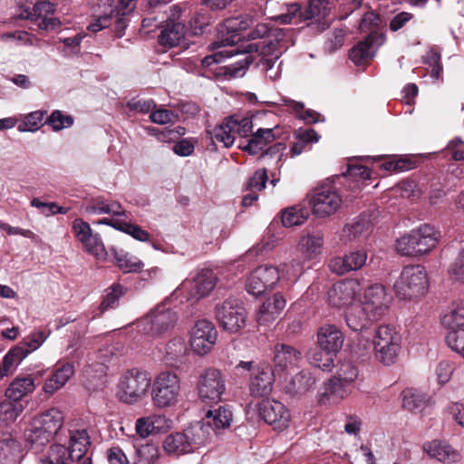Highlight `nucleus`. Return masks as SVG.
Segmentation results:
<instances>
[{
    "label": "nucleus",
    "mask_w": 464,
    "mask_h": 464,
    "mask_svg": "<svg viewBox=\"0 0 464 464\" xmlns=\"http://www.w3.org/2000/svg\"><path fill=\"white\" fill-rule=\"evenodd\" d=\"M252 39L262 38L258 43H247L239 49L242 58L224 67L225 74L229 77H242L256 53L261 56L263 68L268 72L273 69L280 56L295 44L294 32L290 29H270L266 24H258L249 34Z\"/></svg>",
    "instance_id": "f257e3e1"
},
{
    "label": "nucleus",
    "mask_w": 464,
    "mask_h": 464,
    "mask_svg": "<svg viewBox=\"0 0 464 464\" xmlns=\"http://www.w3.org/2000/svg\"><path fill=\"white\" fill-rule=\"evenodd\" d=\"M391 301L392 296L383 285H370L364 292L363 300L348 307L345 314L348 327L354 332L367 328L384 314Z\"/></svg>",
    "instance_id": "f03ea898"
},
{
    "label": "nucleus",
    "mask_w": 464,
    "mask_h": 464,
    "mask_svg": "<svg viewBox=\"0 0 464 464\" xmlns=\"http://www.w3.org/2000/svg\"><path fill=\"white\" fill-rule=\"evenodd\" d=\"M63 423V411L57 408H50L33 418L24 430V440L31 450L40 452L51 442Z\"/></svg>",
    "instance_id": "7ed1b4c3"
},
{
    "label": "nucleus",
    "mask_w": 464,
    "mask_h": 464,
    "mask_svg": "<svg viewBox=\"0 0 464 464\" xmlns=\"http://www.w3.org/2000/svg\"><path fill=\"white\" fill-rule=\"evenodd\" d=\"M91 445V440L88 430L84 428L69 430L68 448L62 444H53L50 447L48 455L41 457V464H72V462H82L87 457H84L88 448Z\"/></svg>",
    "instance_id": "20e7f679"
},
{
    "label": "nucleus",
    "mask_w": 464,
    "mask_h": 464,
    "mask_svg": "<svg viewBox=\"0 0 464 464\" xmlns=\"http://www.w3.org/2000/svg\"><path fill=\"white\" fill-rule=\"evenodd\" d=\"M440 233L429 225H421L402 235L395 241V250L402 256L420 257L436 248Z\"/></svg>",
    "instance_id": "39448f33"
},
{
    "label": "nucleus",
    "mask_w": 464,
    "mask_h": 464,
    "mask_svg": "<svg viewBox=\"0 0 464 464\" xmlns=\"http://www.w3.org/2000/svg\"><path fill=\"white\" fill-rule=\"evenodd\" d=\"M169 298L153 307L135 324L138 332L153 337L171 331L179 321V314L169 305Z\"/></svg>",
    "instance_id": "423d86ee"
},
{
    "label": "nucleus",
    "mask_w": 464,
    "mask_h": 464,
    "mask_svg": "<svg viewBox=\"0 0 464 464\" xmlns=\"http://www.w3.org/2000/svg\"><path fill=\"white\" fill-rule=\"evenodd\" d=\"M150 372L140 368H132L123 372L117 383V399L128 405L143 401L150 389Z\"/></svg>",
    "instance_id": "0eeeda50"
},
{
    "label": "nucleus",
    "mask_w": 464,
    "mask_h": 464,
    "mask_svg": "<svg viewBox=\"0 0 464 464\" xmlns=\"http://www.w3.org/2000/svg\"><path fill=\"white\" fill-rule=\"evenodd\" d=\"M429 285L427 269L416 264L403 266L393 288L400 298L411 300L424 296L428 293Z\"/></svg>",
    "instance_id": "6e6552de"
},
{
    "label": "nucleus",
    "mask_w": 464,
    "mask_h": 464,
    "mask_svg": "<svg viewBox=\"0 0 464 464\" xmlns=\"http://www.w3.org/2000/svg\"><path fill=\"white\" fill-rule=\"evenodd\" d=\"M180 379L171 371H162L151 380V400L156 408L165 409L176 405L180 395Z\"/></svg>",
    "instance_id": "1a4fd4ad"
},
{
    "label": "nucleus",
    "mask_w": 464,
    "mask_h": 464,
    "mask_svg": "<svg viewBox=\"0 0 464 464\" xmlns=\"http://www.w3.org/2000/svg\"><path fill=\"white\" fill-rule=\"evenodd\" d=\"M372 346L379 362L393 364L401 349V335L394 326L382 324L374 332Z\"/></svg>",
    "instance_id": "9d476101"
},
{
    "label": "nucleus",
    "mask_w": 464,
    "mask_h": 464,
    "mask_svg": "<svg viewBox=\"0 0 464 464\" xmlns=\"http://www.w3.org/2000/svg\"><path fill=\"white\" fill-rule=\"evenodd\" d=\"M215 312L220 327L230 334L238 333L246 326L247 313L237 299H226L216 305Z\"/></svg>",
    "instance_id": "9b49d317"
},
{
    "label": "nucleus",
    "mask_w": 464,
    "mask_h": 464,
    "mask_svg": "<svg viewBox=\"0 0 464 464\" xmlns=\"http://www.w3.org/2000/svg\"><path fill=\"white\" fill-rule=\"evenodd\" d=\"M275 130L276 129L273 128H259L252 134L251 138L246 140V144L240 143L239 147L248 151L251 155H256L258 153H262V155L278 154L277 160H281L284 155L283 152L286 148L285 143L277 142L266 149V147L276 139Z\"/></svg>",
    "instance_id": "f8f14e48"
},
{
    "label": "nucleus",
    "mask_w": 464,
    "mask_h": 464,
    "mask_svg": "<svg viewBox=\"0 0 464 464\" xmlns=\"http://www.w3.org/2000/svg\"><path fill=\"white\" fill-rule=\"evenodd\" d=\"M303 360L302 352L295 346L286 343H277L274 348V371L278 379L286 382L291 372Z\"/></svg>",
    "instance_id": "ddd939ff"
},
{
    "label": "nucleus",
    "mask_w": 464,
    "mask_h": 464,
    "mask_svg": "<svg viewBox=\"0 0 464 464\" xmlns=\"http://www.w3.org/2000/svg\"><path fill=\"white\" fill-rule=\"evenodd\" d=\"M309 204L316 217L325 218L338 211L342 205V198L334 189L323 186L314 190Z\"/></svg>",
    "instance_id": "4468645a"
},
{
    "label": "nucleus",
    "mask_w": 464,
    "mask_h": 464,
    "mask_svg": "<svg viewBox=\"0 0 464 464\" xmlns=\"http://www.w3.org/2000/svg\"><path fill=\"white\" fill-rule=\"evenodd\" d=\"M225 391L226 381L220 371L209 368L199 376L198 392L204 401H219Z\"/></svg>",
    "instance_id": "2eb2a0df"
},
{
    "label": "nucleus",
    "mask_w": 464,
    "mask_h": 464,
    "mask_svg": "<svg viewBox=\"0 0 464 464\" xmlns=\"http://www.w3.org/2000/svg\"><path fill=\"white\" fill-rule=\"evenodd\" d=\"M218 332L212 322L198 320L190 330V345L193 351L199 354L208 353L216 344Z\"/></svg>",
    "instance_id": "dca6fc26"
},
{
    "label": "nucleus",
    "mask_w": 464,
    "mask_h": 464,
    "mask_svg": "<svg viewBox=\"0 0 464 464\" xmlns=\"http://www.w3.org/2000/svg\"><path fill=\"white\" fill-rule=\"evenodd\" d=\"M280 280V273L277 267L264 265L256 267L250 274L246 288L253 295H260L266 290L273 288Z\"/></svg>",
    "instance_id": "f3484780"
},
{
    "label": "nucleus",
    "mask_w": 464,
    "mask_h": 464,
    "mask_svg": "<svg viewBox=\"0 0 464 464\" xmlns=\"http://www.w3.org/2000/svg\"><path fill=\"white\" fill-rule=\"evenodd\" d=\"M216 274L208 268L197 272L191 280L182 283L181 288L188 292V299L198 301L208 296L217 285Z\"/></svg>",
    "instance_id": "a211bd4d"
},
{
    "label": "nucleus",
    "mask_w": 464,
    "mask_h": 464,
    "mask_svg": "<svg viewBox=\"0 0 464 464\" xmlns=\"http://www.w3.org/2000/svg\"><path fill=\"white\" fill-rule=\"evenodd\" d=\"M260 417L274 430H284L290 423L289 410L282 402L276 400H263L258 405Z\"/></svg>",
    "instance_id": "6ab92c4d"
},
{
    "label": "nucleus",
    "mask_w": 464,
    "mask_h": 464,
    "mask_svg": "<svg viewBox=\"0 0 464 464\" xmlns=\"http://www.w3.org/2000/svg\"><path fill=\"white\" fill-rule=\"evenodd\" d=\"M53 5L47 1L36 3L33 11L22 10L19 14L21 19H28L40 30H53L60 24V21L53 17Z\"/></svg>",
    "instance_id": "aec40b11"
},
{
    "label": "nucleus",
    "mask_w": 464,
    "mask_h": 464,
    "mask_svg": "<svg viewBox=\"0 0 464 464\" xmlns=\"http://www.w3.org/2000/svg\"><path fill=\"white\" fill-rule=\"evenodd\" d=\"M253 23V18L248 14L226 19L218 30L221 35L220 42L216 44L218 47L222 45L234 48V44L241 38L238 33L246 30Z\"/></svg>",
    "instance_id": "412c9836"
},
{
    "label": "nucleus",
    "mask_w": 464,
    "mask_h": 464,
    "mask_svg": "<svg viewBox=\"0 0 464 464\" xmlns=\"http://www.w3.org/2000/svg\"><path fill=\"white\" fill-rule=\"evenodd\" d=\"M385 42V36L382 33L371 32L368 36L359 42L350 51V59L355 65L361 66L372 59L378 48Z\"/></svg>",
    "instance_id": "4be33fe9"
},
{
    "label": "nucleus",
    "mask_w": 464,
    "mask_h": 464,
    "mask_svg": "<svg viewBox=\"0 0 464 464\" xmlns=\"http://www.w3.org/2000/svg\"><path fill=\"white\" fill-rule=\"evenodd\" d=\"M361 291V285L357 280L346 279L334 284L327 294L329 304L336 307L352 304Z\"/></svg>",
    "instance_id": "5701e85b"
},
{
    "label": "nucleus",
    "mask_w": 464,
    "mask_h": 464,
    "mask_svg": "<svg viewBox=\"0 0 464 464\" xmlns=\"http://www.w3.org/2000/svg\"><path fill=\"white\" fill-rule=\"evenodd\" d=\"M423 451L443 464H454L462 459L461 452L445 440H433L423 444Z\"/></svg>",
    "instance_id": "b1692460"
},
{
    "label": "nucleus",
    "mask_w": 464,
    "mask_h": 464,
    "mask_svg": "<svg viewBox=\"0 0 464 464\" xmlns=\"http://www.w3.org/2000/svg\"><path fill=\"white\" fill-rule=\"evenodd\" d=\"M372 232V222L370 216L363 214L343 227L340 240L343 244L361 242L366 239Z\"/></svg>",
    "instance_id": "393cba45"
},
{
    "label": "nucleus",
    "mask_w": 464,
    "mask_h": 464,
    "mask_svg": "<svg viewBox=\"0 0 464 464\" xmlns=\"http://www.w3.org/2000/svg\"><path fill=\"white\" fill-rule=\"evenodd\" d=\"M367 256V253L363 249L353 250L344 256L333 258L329 263V268L338 275L359 270L365 265Z\"/></svg>",
    "instance_id": "a878e982"
},
{
    "label": "nucleus",
    "mask_w": 464,
    "mask_h": 464,
    "mask_svg": "<svg viewBox=\"0 0 464 464\" xmlns=\"http://www.w3.org/2000/svg\"><path fill=\"white\" fill-rule=\"evenodd\" d=\"M344 343L343 333L334 324H324L317 331V343L320 349L328 353H337Z\"/></svg>",
    "instance_id": "bb28decb"
},
{
    "label": "nucleus",
    "mask_w": 464,
    "mask_h": 464,
    "mask_svg": "<svg viewBox=\"0 0 464 464\" xmlns=\"http://www.w3.org/2000/svg\"><path fill=\"white\" fill-rule=\"evenodd\" d=\"M277 374L269 366H258L254 371L250 382V392L256 397L268 395Z\"/></svg>",
    "instance_id": "cd10ccee"
},
{
    "label": "nucleus",
    "mask_w": 464,
    "mask_h": 464,
    "mask_svg": "<svg viewBox=\"0 0 464 464\" xmlns=\"http://www.w3.org/2000/svg\"><path fill=\"white\" fill-rule=\"evenodd\" d=\"M285 300L281 294H275L267 298L259 307L256 320L259 324H266L276 320L285 306Z\"/></svg>",
    "instance_id": "c85d7f7f"
},
{
    "label": "nucleus",
    "mask_w": 464,
    "mask_h": 464,
    "mask_svg": "<svg viewBox=\"0 0 464 464\" xmlns=\"http://www.w3.org/2000/svg\"><path fill=\"white\" fill-rule=\"evenodd\" d=\"M74 374V366L71 362L63 363L45 381L43 391L47 394H53L63 388Z\"/></svg>",
    "instance_id": "c756f323"
},
{
    "label": "nucleus",
    "mask_w": 464,
    "mask_h": 464,
    "mask_svg": "<svg viewBox=\"0 0 464 464\" xmlns=\"http://www.w3.org/2000/svg\"><path fill=\"white\" fill-rule=\"evenodd\" d=\"M88 215L109 214L113 217H127L126 210L118 201L107 200L103 198H97L85 207Z\"/></svg>",
    "instance_id": "7c9ffc66"
},
{
    "label": "nucleus",
    "mask_w": 464,
    "mask_h": 464,
    "mask_svg": "<svg viewBox=\"0 0 464 464\" xmlns=\"http://www.w3.org/2000/svg\"><path fill=\"white\" fill-rule=\"evenodd\" d=\"M34 382L35 379L32 375L17 376L6 389V397L12 400L13 402H18L22 398L35 390Z\"/></svg>",
    "instance_id": "2f4dec72"
},
{
    "label": "nucleus",
    "mask_w": 464,
    "mask_h": 464,
    "mask_svg": "<svg viewBox=\"0 0 464 464\" xmlns=\"http://www.w3.org/2000/svg\"><path fill=\"white\" fill-rule=\"evenodd\" d=\"M232 411L227 406H218L208 410L203 419L204 423L212 429V434L219 430L227 429L232 421Z\"/></svg>",
    "instance_id": "473e14b6"
},
{
    "label": "nucleus",
    "mask_w": 464,
    "mask_h": 464,
    "mask_svg": "<svg viewBox=\"0 0 464 464\" xmlns=\"http://www.w3.org/2000/svg\"><path fill=\"white\" fill-rule=\"evenodd\" d=\"M183 432L191 451L205 445L212 436V429L207 426L203 420L191 424Z\"/></svg>",
    "instance_id": "72a5a7b5"
},
{
    "label": "nucleus",
    "mask_w": 464,
    "mask_h": 464,
    "mask_svg": "<svg viewBox=\"0 0 464 464\" xmlns=\"http://www.w3.org/2000/svg\"><path fill=\"white\" fill-rule=\"evenodd\" d=\"M186 28L184 24L170 20L159 36V43L165 47H174L184 38Z\"/></svg>",
    "instance_id": "f704fd0d"
},
{
    "label": "nucleus",
    "mask_w": 464,
    "mask_h": 464,
    "mask_svg": "<svg viewBox=\"0 0 464 464\" xmlns=\"http://www.w3.org/2000/svg\"><path fill=\"white\" fill-rule=\"evenodd\" d=\"M187 353L185 340L181 337H175L166 344L163 360L167 364L176 367L184 362Z\"/></svg>",
    "instance_id": "c9c22d12"
},
{
    "label": "nucleus",
    "mask_w": 464,
    "mask_h": 464,
    "mask_svg": "<svg viewBox=\"0 0 464 464\" xmlns=\"http://www.w3.org/2000/svg\"><path fill=\"white\" fill-rule=\"evenodd\" d=\"M432 402L430 395L412 388L405 389L401 392L402 407L411 411H419Z\"/></svg>",
    "instance_id": "e433bc0d"
},
{
    "label": "nucleus",
    "mask_w": 464,
    "mask_h": 464,
    "mask_svg": "<svg viewBox=\"0 0 464 464\" xmlns=\"http://www.w3.org/2000/svg\"><path fill=\"white\" fill-rule=\"evenodd\" d=\"M125 15H122L121 13L117 14L114 9L110 6V13L100 15L95 22L90 24L88 25V29L93 33H97L103 28H106L111 25V21L115 18V31L119 37L122 36L124 29L127 26L126 20L124 18Z\"/></svg>",
    "instance_id": "4c0bfd02"
},
{
    "label": "nucleus",
    "mask_w": 464,
    "mask_h": 464,
    "mask_svg": "<svg viewBox=\"0 0 464 464\" xmlns=\"http://www.w3.org/2000/svg\"><path fill=\"white\" fill-rule=\"evenodd\" d=\"M324 235L321 232L303 236L297 245L298 250L307 259H313L322 253Z\"/></svg>",
    "instance_id": "58836bf2"
},
{
    "label": "nucleus",
    "mask_w": 464,
    "mask_h": 464,
    "mask_svg": "<svg viewBox=\"0 0 464 464\" xmlns=\"http://www.w3.org/2000/svg\"><path fill=\"white\" fill-rule=\"evenodd\" d=\"M167 424V419L162 415L141 417L136 420L135 430L137 434L145 439L154 432H159Z\"/></svg>",
    "instance_id": "ea45409f"
},
{
    "label": "nucleus",
    "mask_w": 464,
    "mask_h": 464,
    "mask_svg": "<svg viewBox=\"0 0 464 464\" xmlns=\"http://www.w3.org/2000/svg\"><path fill=\"white\" fill-rule=\"evenodd\" d=\"M20 443L7 437L0 440V464H18L22 459Z\"/></svg>",
    "instance_id": "a19ab883"
},
{
    "label": "nucleus",
    "mask_w": 464,
    "mask_h": 464,
    "mask_svg": "<svg viewBox=\"0 0 464 464\" xmlns=\"http://www.w3.org/2000/svg\"><path fill=\"white\" fill-rule=\"evenodd\" d=\"M285 390L288 393H304L314 387L315 379L308 371H301L288 380L286 378Z\"/></svg>",
    "instance_id": "79ce46f5"
},
{
    "label": "nucleus",
    "mask_w": 464,
    "mask_h": 464,
    "mask_svg": "<svg viewBox=\"0 0 464 464\" xmlns=\"http://www.w3.org/2000/svg\"><path fill=\"white\" fill-rule=\"evenodd\" d=\"M297 140L290 149L291 157H296L303 151L310 150L311 144L319 140V135L313 129H298L295 132Z\"/></svg>",
    "instance_id": "37998d69"
},
{
    "label": "nucleus",
    "mask_w": 464,
    "mask_h": 464,
    "mask_svg": "<svg viewBox=\"0 0 464 464\" xmlns=\"http://www.w3.org/2000/svg\"><path fill=\"white\" fill-rule=\"evenodd\" d=\"M28 355V352L23 347H14L8 351L0 363V380L13 373L16 367Z\"/></svg>",
    "instance_id": "c03bdc74"
},
{
    "label": "nucleus",
    "mask_w": 464,
    "mask_h": 464,
    "mask_svg": "<svg viewBox=\"0 0 464 464\" xmlns=\"http://www.w3.org/2000/svg\"><path fill=\"white\" fill-rule=\"evenodd\" d=\"M351 383L341 382L336 377H333L324 384V392L321 395L320 401L325 402L331 397L334 400H342L350 393L349 386Z\"/></svg>",
    "instance_id": "a18cd8bd"
},
{
    "label": "nucleus",
    "mask_w": 464,
    "mask_h": 464,
    "mask_svg": "<svg viewBox=\"0 0 464 464\" xmlns=\"http://www.w3.org/2000/svg\"><path fill=\"white\" fill-rule=\"evenodd\" d=\"M166 452L175 455H182L192 452L184 432L169 434L163 442Z\"/></svg>",
    "instance_id": "49530a36"
},
{
    "label": "nucleus",
    "mask_w": 464,
    "mask_h": 464,
    "mask_svg": "<svg viewBox=\"0 0 464 464\" xmlns=\"http://www.w3.org/2000/svg\"><path fill=\"white\" fill-rule=\"evenodd\" d=\"M441 324L449 330L459 331L464 329V305L457 304L441 316Z\"/></svg>",
    "instance_id": "de8ad7c7"
},
{
    "label": "nucleus",
    "mask_w": 464,
    "mask_h": 464,
    "mask_svg": "<svg viewBox=\"0 0 464 464\" xmlns=\"http://www.w3.org/2000/svg\"><path fill=\"white\" fill-rule=\"evenodd\" d=\"M234 129L230 126L229 118L224 122L214 127L212 130H209L211 140H217L222 143L226 148L231 147L236 140Z\"/></svg>",
    "instance_id": "09e8293b"
},
{
    "label": "nucleus",
    "mask_w": 464,
    "mask_h": 464,
    "mask_svg": "<svg viewBox=\"0 0 464 464\" xmlns=\"http://www.w3.org/2000/svg\"><path fill=\"white\" fill-rule=\"evenodd\" d=\"M308 217V209L301 206H294L283 211L281 220L284 227H291L302 225Z\"/></svg>",
    "instance_id": "8fccbe9b"
},
{
    "label": "nucleus",
    "mask_w": 464,
    "mask_h": 464,
    "mask_svg": "<svg viewBox=\"0 0 464 464\" xmlns=\"http://www.w3.org/2000/svg\"><path fill=\"white\" fill-rule=\"evenodd\" d=\"M46 111H34L25 114L17 126L20 132H35L43 126Z\"/></svg>",
    "instance_id": "3c124183"
},
{
    "label": "nucleus",
    "mask_w": 464,
    "mask_h": 464,
    "mask_svg": "<svg viewBox=\"0 0 464 464\" xmlns=\"http://www.w3.org/2000/svg\"><path fill=\"white\" fill-rule=\"evenodd\" d=\"M115 259L118 266L124 273H132L140 270L144 264L137 256L123 250L115 253Z\"/></svg>",
    "instance_id": "603ef678"
},
{
    "label": "nucleus",
    "mask_w": 464,
    "mask_h": 464,
    "mask_svg": "<svg viewBox=\"0 0 464 464\" xmlns=\"http://www.w3.org/2000/svg\"><path fill=\"white\" fill-rule=\"evenodd\" d=\"M359 375L357 366L349 360L340 361L336 366V377L341 382L353 383L356 381Z\"/></svg>",
    "instance_id": "864d4df0"
},
{
    "label": "nucleus",
    "mask_w": 464,
    "mask_h": 464,
    "mask_svg": "<svg viewBox=\"0 0 464 464\" xmlns=\"http://www.w3.org/2000/svg\"><path fill=\"white\" fill-rule=\"evenodd\" d=\"M20 402L5 401L0 403V426L14 421L23 411Z\"/></svg>",
    "instance_id": "5fc2aeb1"
},
{
    "label": "nucleus",
    "mask_w": 464,
    "mask_h": 464,
    "mask_svg": "<svg viewBox=\"0 0 464 464\" xmlns=\"http://www.w3.org/2000/svg\"><path fill=\"white\" fill-rule=\"evenodd\" d=\"M336 353H328L327 351H324L322 349L314 352L309 356L310 363L317 367L323 371H330L334 366V356Z\"/></svg>",
    "instance_id": "6e6d98bb"
},
{
    "label": "nucleus",
    "mask_w": 464,
    "mask_h": 464,
    "mask_svg": "<svg viewBox=\"0 0 464 464\" xmlns=\"http://www.w3.org/2000/svg\"><path fill=\"white\" fill-rule=\"evenodd\" d=\"M329 7L327 0H311L308 7L303 14L304 19L324 18L328 14Z\"/></svg>",
    "instance_id": "4d7b16f0"
},
{
    "label": "nucleus",
    "mask_w": 464,
    "mask_h": 464,
    "mask_svg": "<svg viewBox=\"0 0 464 464\" xmlns=\"http://www.w3.org/2000/svg\"><path fill=\"white\" fill-rule=\"evenodd\" d=\"M343 175L347 179H354V187L360 188L366 180L371 179V170L362 165H349Z\"/></svg>",
    "instance_id": "13d9d810"
},
{
    "label": "nucleus",
    "mask_w": 464,
    "mask_h": 464,
    "mask_svg": "<svg viewBox=\"0 0 464 464\" xmlns=\"http://www.w3.org/2000/svg\"><path fill=\"white\" fill-rule=\"evenodd\" d=\"M46 123L52 127L54 131L70 128L73 124V118L71 115L63 113L61 111H53L47 118Z\"/></svg>",
    "instance_id": "bf43d9fd"
},
{
    "label": "nucleus",
    "mask_w": 464,
    "mask_h": 464,
    "mask_svg": "<svg viewBox=\"0 0 464 464\" xmlns=\"http://www.w3.org/2000/svg\"><path fill=\"white\" fill-rule=\"evenodd\" d=\"M304 266L301 261L293 260L289 264L282 266L280 273V279L286 280L288 282H295L300 276L303 274Z\"/></svg>",
    "instance_id": "052dcab7"
},
{
    "label": "nucleus",
    "mask_w": 464,
    "mask_h": 464,
    "mask_svg": "<svg viewBox=\"0 0 464 464\" xmlns=\"http://www.w3.org/2000/svg\"><path fill=\"white\" fill-rule=\"evenodd\" d=\"M136 464H155L160 458L159 448L153 444H145L138 451Z\"/></svg>",
    "instance_id": "680f3d73"
},
{
    "label": "nucleus",
    "mask_w": 464,
    "mask_h": 464,
    "mask_svg": "<svg viewBox=\"0 0 464 464\" xmlns=\"http://www.w3.org/2000/svg\"><path fill=\"white\" fill-rule=\"evenodd\" d=\"M229 121L230 126L234 129L235 135L247 137L252 132L253 123L252 120L248 117L231 116Z\"/></svg>",
    "instance_id": "e2e57ef3"
},
{
    "label": "nucleus",
    "mask_w": 464,
    "mask_h": 464,
    "mask_svg": "<svg viewBox=\"0 0 464 464\" xmlns=\"http://www.w3.org/2000/svg\"><path fill=\"white\" fill-rule=\"evenodd\" d=\"M31 206L38 208L46 217L55 214H66L69 211V208L58 206L54 202H43L38 198L32 199Z\"/></svg>",
    "instance_id": "0e129e2a"
},
{
    "label": "nucleus",
    "mask_w": 464,
    "mask_h": 464,
    "mask_svg": "<svg viewBox=\"0 0 464 464\" xmlns=\"http://www.w3.org/2000/svg\"><path fill=\"white\" fill-rule=\"evenodd\" d=\"M448 274L452 280L464 284V247L449 266Z\"/></svg>",
    "instance_id": "69168bd1"
},
{
    "label": "nucleus",
    "mask_w": 464,
    "mask_h": 464,
    "mask_svg": "<svg viewBox=\"0 0 464 464\" xmlns=\"http://www.w3.org/2000/svg\"><path fill=\"white\" fill-rule=\"evenodd\" d=\"M424 63L430 68V76L435 80H439L442 72L440 63V54L434 48H430L424 56Z\"/></svg>",
    "instance_id": "338daca9"
},
{
    "label": "nucleus",
    "mask_w": 464,
    "mask_h": 464,
    "mask_svg": "<svg viewBox=\"0 0 464 464\" xmlns=\"http://www.w3.org/2000/svg\"><path fill=\"white\" fill-rule=\"evenodd\" d=\"M448 346L464 357V329L449 332L446 336Z\"/></svg>",
    "instance_id": "774afa93"
}]
</instances>
